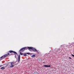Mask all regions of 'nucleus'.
Here are the masks:
<instances>
[{"label": "nucleus", "instance_id": "nucleus-1", "mask_svg": "<svg viewBox=\"0 0 74 74\" xmlns=\"http://www.w3.org/2000/svg\"><path fill=\"white\" fill-rule=\"evenodd\" d=\"M10 64L11 65L10 66V68H12V67H14V66H15L16 65V62H11Z\"/></svg>", "mask_w": 74, "mask_h": 74}, {"label": "nucleus", "instance_id": "nucleus-2", "mask_svg": "<svg viewBox=\"0 0 74 74\" xmlns=\"http://www.w3.org/2000/svg\"><path fill=\"white\" fill-rule=\"evenodd\" d=\"M28 48L29 49L30 51H32V50L33 51H37V50L36 49L32 47H28Z\"/></svg>", "mask_w": 74, "mask_h": 74}, {"label": "nucleus", "instance_id": "nucleus-3", "mask_svg": "<svg viewBox=\"0 0 74 74\" xmlns=\"http://www.w3.org/2000/svg\"><path fill=\"white\" fill-rule=\"evenodd\" d=\"M28 49V47H23L22 49H21L20 50V51H24L25 49Z\"/></svg>", "mask_w": 74, "mask_h": 74}, {"label": "nucleus", "instance_id": "nucleus-4", "mask_svg": "<svg viewBox=\"0 0 74 74\" xmlns=\"http://www.w3.org/2000/svg\"><path fill=\"white\" fill-rule=\"evenodd\" d=\"M9 52V53H15V54H17V53H16V52L12 51H10Z\"/></svg>", "mask_w": 74, "mask_h": 74}, {"label": "nucleus", "instance_id": "nucleus-5", "mask_svg": "<svg viewBox=\"0 0 74 74\" xmlns=\"http://www.w3.org/2000/svg\"><path fill=\"white\" fill-rule=\"evenodd\" d=\"M43 67H51V65H45L43 66Z\"/></svg>", "mask_w": 74, "mask_h": 74}, {"label": "nucleus", "instance_id": "nucleus-6", "mask_svg": "<svg viewBox=\"0 0 74 74\" xmlns=\"http://www.w3.org/2000/svg\"><path fill=\"white\" fill-rule=\"evenodd\" d=\"M4 58V56H1L0 58V61L1 60H2V59H3Z\"/></svg>", "mask_w": 74, "mask_h": 74}, {"label": "nucleus", "instance_id": "nucleus-7", "mask_svg": "<svg viewBox=\"0 0 74 74\" xmlns=\"http://www.w3.org/2000/svg\"><path fill=\"white\" fill-rule=\"evenodd\" d=\"M20 57H21V56L20 55H18V62L19 63V62L20 61Z\"/></svg>", "mask_w": 74, "mask_h": 74}, {"label": "nucleus", "instance_id": "nucleus-8", "mask_svg": "<svg viewBox=\"0 0 74 74\" xmlns=\"http://www.w3.org/2000/svg\"><path fill=\"white\" fill-rule=\"evenodd\" d=\"M3 56L4 58H6V57H7L8 56H7V54H6Z\"/></svg>", "mask_w": 74, "mask_h": 74}, {"label": "nucleus", "instance_id": "nucleus-9", "mask_svg": "<svg viewBox=\"0 0 74 74\" xmlns=\"http://www.w3.org/2000/svg\"><path fill=\"white\" fill-rule=\"evenodd\" d=\"M20 53L21 55H23V56L24 54L23 53H22L21 52H20Z\"/></svg>", "mask_w": 74, "mask_h": 74}, {"label": "nucleus", "instance_id": "nucleus-10", "mask_svg": "<svg viewBox=\"0 0 74 74\" xmlns=\"http://www.w3.org/2000/svg\"><path fill=\"white\" fill-rule=\"evenodd\" d=\"M35 56H36L35 55H33L32 57V58H34Z\"/></svg>", "mask_w": 74, "mask_h": 74}, {"label": "nucleus", "instance_id": "nucleus-11", "mask_svg": "<svg viewBox=\"0 0 74 74\" xmlns=\"http://www.w3.org/2000/svg\"><path fill=\"white\" fill-rule=\"evenodd\" d=\"M26 55H27L25 53H24L23 54V56H26Z\"/></svg>", "mask_w": 74, "mask_h": 74}, {"label": "nucleus", "instance_id": "nucleus-12", "mask_svg": "<svg viewBox=\"0 0 74 74\" xmlns=\"http://www.w3.org/2000/svg\"><path fill=\"white\" fill-rule=\"evenodd\" d=\"M1 69H5V67H1Z\"/></svg>", "mask_w": 74, "mask_h": 74}, {"label": "nucleus", "instance_id": "nucleus-13", "mask_svg": "<svg viewBox=\"0 0 74 74\" xmlns=\"http://www.w3.org/2000/svg\"><path fill=\"white\" fill-rule=\"evenodd\" d=\"M30 53H26V54H28V55H29V54H30Z\"/></svg>", "mask_w": 74, "mask_h": 74}, {"label": "nucleus", "instance_id": "nucleus-14", "mask_svg": "<svg viewBox=\"0 0 74 74\" xmlns=\"http://www.w3.org/2000/svg\"><path fill=\"white\" fill-rule=\"evenodd\" d=\"M7 55L8 56V55H10V53H8V54H7Z\"/></svg>", "mask_w": 74, "mask_h": 74}, {"label": "nucleus", "instance_id": "nucleus-15", "mask_svg": "<svg viewBox=\"0 0 74 74\" xmlns=\"http://www.w3.org/2000/svg\"><path fill=\"white\" fill-rule=\"evenodd\" d=\"M69 58L70 59H71V58L70 57H69Z\"/></svg>", "mask_w": 74, "mask_h": 74}, {"label": "nucleus", "instance_id": "nucleus-16", "mask_svg": "<svg viewBox=\"0 0 74 74\" xmlns=\"http://www.w3.org/2000/svg\"><path fill=\"white\" fill-rule=\"evenodd\" d=\"M71 55L72 56H73V57H74V55H73V54H72Z\"/></svg>", "mask_w": 74, "mask_h": 74}, {"label": "nucleus", "instance_id": "nucleus-17", "mask_svg": "<svg viewBox=\"0 0 74 74\" xmlns=\"http://www.w3.org/2000/svg\"><path fill=\"white\" fill-rule=\"evenodd\" d=\"M1 66H2V65L0 66V67H1Z\"/></svg>", "mask_w": 74, "mask_h": 74}]
</instances>
